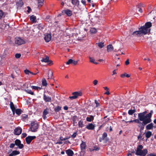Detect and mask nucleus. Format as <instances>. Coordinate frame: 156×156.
Returning a JSON list of instances; mask_svg holds the SVG:
<instances>
[{"label":"nucleus","instance_id":"1","mask_svg":"<svg viewBox=\"0 0 156 156\" xmlns=\"http://www.w3.org/2000/svg\"><path fill=\"white\" fill-rule=\"evenodd\" d=\"M152 26V23L150 22H146L145 25L139 28V30L133 31V29L130 30L129 35L132 37H140L143 35H145L150 32V27Z\"/></svg>","mask_w":156,"mask_h":156},{"label":"nucleus","instance_id":"2","mask_svg":"<svg viewBox=\"0 0 156 156\" xmlns=\"http://www.w3.org/2000/svg\"><path fill=\"white\" fill-rule=\"evenodd\" d=\"M153 112V111L151 110L148 114H147V112L146 111L138 114V118L140 121H142L141 125L138 126V127L140 128V132H142L144 130L145 125L152 121L151 118Z\"/></svg>","mask_w":156,"mask_h":156},{"label":"nucleus","instance_id":"3","mask_svg":"<svg viewBox=\"0 0 156 156\" xmlns=\"http://www.w3.org/2000/svg\"><path fill=\"white\" fill-rule=\"evenodd\" d=\"M73 96H70L69 97L71 100H73L77 98L78 97L81 96L82 95V93L80 91L75 92L72 93Z\"/></svg>","mask_w":156,"mask_h":156},{"label":"nucleus","instance_id":"4","mask_svg":"<svg viewBox=\"0 0 156 156\" xmlns=\"http://www.w3.org/2000/svg\"><path fill=\"white\" fill-rule=\"evenodd\" d=\"M30 129L32 132H36L37 131L38 128V124L37 123H35L34 122H31Z\"/></svg>","mask_w":156,"mask_h":156},{"label":"nucleus","instance_id":"5","mask_svg":"<svg viewBox=\"0 0 156 156\" xmlns=\"http://www.w3.org/2000/svg\"><path fill=\"white\" fill-rule=\"evenodd\" d=\"M15 43L18 45H21L25 43L24 40L20 37H16L15 39Z\"/></svg>","mask_w":156,"mask_h":156},{"label":"nucleus","instance_id":"6","mask_svg":"<svg viewBox=\"0 0 156 156\" xmlns=\"http://www.w3.org/2000/svg\"><path fill=\"white\" fill-rule=\"evenodd\" d=\"M36 136H29L25 138V140L27 144H30L31 141L36 138Z\"/></svg>","mask_w":156,"mask_h":156},{"label":"nucleus","instance_id":"7","mask_svg":"<svg viewBox=\"0 0 156 156\" xmlns=\"http://www.w3.org/2000/svg\"><path fill=\"white\" fill-rule=\"evenodd\" d=\"M15 145L18 146L19 149H22L24 147L23 144H21V141L19 139H17L15 141Z\"/></svg>","mask_w":156,"mask_h":156},{"label":"nucleus","instance_id":"8","mask_svg":"<svg viewBox=\"0 0 156 156\" xmlns=\"http://www.w3.org/2000/svg\"><path fill=\"white\" fill-rule=\"evenodd\" d=\"M22 132V129L20 127H18L16 128L14 130V133L16 135H20Z\"/></svg>","mask_w":156,"mask_h":156},{"label":"nucleus","instance_id":"9","mask_svg":"<svg viewBox=\"0 0 156 156\" xmlns=\"http://www.w3.org/2000/svg\"><path fill=\"white\" fill-rule=\"evenodd\" d=\"M87 145L85 142L82 141V143L80 144V147L81 152L85 153V150L86 148Z\"/></svg>","mask_w":156,"mask_h":156},{"label":"nucleus","instance_id":"10","mask_svg":"<svg viewBox=\"0 0 156 156\" xmlns=\"http://www.w3.org/2000/svg\"><path fill=\"white\" fill-rule=\"evenodd\" d=\"M43 98L46 102H51L52 101L51 98L49 96H46L45 94H43Z\"/></svg>","mask_w":156,"mask_h":156},{"label":"nucleus","instance_id":"11","mask_svg":"<svg viewBox=\"0 0 156 156\" xmlns=\"http://www.w3.org/2000/svg\"><path fill=\"white\" fill-rule=\"evenodd\" d=\"M143 148V146L142 145H138L137 147V150L136 152V154L137 155H140V154L139 153L140 152L142 151V149Z\"/></svg>","mask_w":156,"mask_h":156},{"label":"nucleus","instance_id":"12","mask_svg":"<svg viewBox=\"0 0 156 156\" xmlns=\"http://www.w3.org/2000/svg\"><path fill=\"white\" fill-rule=\"evenodd\" d=\"M51 37V34H47L45 35L44 38L46 42H48L50 41Z\"/></svg>","mask_w":156,"mask_h":156},{"label":"nucleus","instance_id":"13","mask_svg":"<svg viewBox=\"0 0 156 156\" xmlns=\"http://www.w3.org/2000/svg\"><path fill=\"white\" fill-rule=\"evenodd\" d=\"M86 128L89 130H93L95 128V126L92 123H90L87 125L86 126Z\"/></svg>","mask_w":156,"mask_h":156},{"label":"nucleus","instance_id":"14","mask_svg":"<svg viewBox=\"0 0 156 156\" xmlns=\"http://www.w3.org/2000/svg\"><path fill=\"white\" fill-rule=\"evenodd\" d=\"M20 152L19 151L15 150L13 151L12 152L9 154V156H15L20 154Z\"/></svg>","mask_w":156,"mask_h":156},{"label":"nucleus","instance_id":"15","mask_svg":"<svg viewBox=\"0 0 156 156\" xmlns=\"http://www.w3.org/2000/svg\"><path fill=\"white\" fill-rule=\"evenodd\" d=\"M66 152L69 156H73L74 154L73 151L70 149L66 150Z\"/></svg>","mask_w":156,"mask_h":156},{"label":"nucleus","instance_id":"16","mask_svg":"<svg viewBox=\"0 0 156 156\" xmlns=\"http://www.w3.org/2000/svg\"><path fill=\"white\" fill-rule=\"evenodd\" d=\"M63 12H65L66 14H67L68 16H71L72 14V11L69 9L63 10L62 12V13H63Z\"/></svg>","mask_w":156,"mask_h":156},{"label":"nucleus","instance_id":"17","mask_svg":"<svg viewBox=\"0 0 156 156\" xmlns=\"http://www.w3.org/2000/svg\"><path fill=\"white\" fill-rule=\"evenodd\" d=\"M107 51L108 52L114 50V48L111 44H109L107 45Z\"/></svg>","mask_w":156,"mask_h":156},{"label":"nucleus","instance_id":"18","mask_svg":"<svg viewBox=\"0 0 156 156\" xmlns=\"http://www.w3.org/2000/svg\"><path fill=\"white\" fill-rule=\"evenodd\" d=\"M53 76L52 72L50 70H49L48 71V80L51 79L52 78Z\"/></svg>","mask_w":156,"mask_h":156},{"label":"nucleus","instance_id":"19","mask_svg":"<svg viewBox=\"0 0 156 156\" xmlns=\"http://www.w3.org/2000/svg\"><path fill=\"white\" fill-rule=\"evenodd\" d=\"M153 126L152 123H151L146 126V129L147 130H150L152 129L153 128Z\"/></svg>","mask_w":156,"mask_h":156},{"label":"nucleus","instance_id":"20","mask_svg":"<svg viewBox=\"0 0 156 156\" xmlns=\"http://www.w3.org/2000/svg\"><path fill=\"white\" fill-rule=\"evenodd\" d=\"M30 20L33 23H35L37 21L36 16L33 15L30 17Z\"/></svg>","mask_w":156,"mask_h":156},{"label":"nucleus","instance_id":"21","mask_svg":"<svg viewBox=\"0 0 156 156\" xmlns=\"http://www.w3.org/2000/svg\"><path fill=\"white\" fill-rule=\"evenodd\" d=\"M45 58H43L41 60L42 62H48L49 61V57L46 55Z\"/></svg>","mask_w":156,"mask_h":156},{"label":"nucleus","instance_id":"22","mask_svg":"<svg viewBox=\"0 0 156 156\" xmlns=\"http://www.w3.org/2000/svg\"><path fill=\"white\" fill-rule=\"evenodd\" d=\"M23 2L22 0H20L16 2V5L18 7H21L23 5Z\"/></svg>","mask_w":156,"mask_h":156},{"label":"nucleus","instance_id":"23","mask_svg":"<svg viewBox=\"0 0 156 156\" xmlns=\"http://www.w3.org/2000/svg\"><path fill=\"white\" fill-rule=\"evenodd\" d=\"M147 149H144L143 150L141 151L139 153L140 154V155H143L145 156L147 153Z\"/></svg>","mask_w":156,"mask_h":156},{"label":"nucleus","instance_id":"24","mask_svg":"<svg viewBox=\"0 0 156 156\" xmlns=\"http://www.w3.org/2000/svg\"><path fill=\"white\" fill-rule=\"evenodd\" d=\"M152 135V133L150 131H147L145 133V136L147 139L149 138Z\"/></svg>","mask_w":156,"mask_h":156},{"label":"nucleus","instance_id":"25","mask_svg":"<svg viewBox=\"0 0 156 156\" xmlns=\"http://www.w3.org/2000/svg\"><path fill=\"white\" fill-rule=\"evenodd\" d=\"M72 3L73 5H79V2L78 0H72Z\"/></svg>","mask_w":156,"mask_h":156},{"label":"nucleus","instance_id":"26","mask_svg":"<svg viewBox=\"0 0 156 156\" xmlns=\"http://www.w3.org/2000/svg\"><path fill=\"white\" fill-rule=\"evenodd\" d=\"M23 112V111L20 109L18 108L16 109L15 112L18 115H20Z\"/></svg>","mask_w":156,"mask_h":156},{"label":"nucleus","instance_id":"27","mask_svg":"<svg viewBox=\"0 0 156 156\" xmlns=\"http://www.w3.org/2000/svg\"><path fill=\"white\" fill-rule=\"evenodd\" d=\"M94 119V116L92 115H90V117H87L86 118V120L87 121L90 122Z\"/></svg>","mask_w":156,"mask_h":156},{"label":"nucleus","instance_id":"28","mask_svg":"<svg viewBox=\"0 0 156 156\" xmlns=\"http://www.w3.org/2000/svg\"><path fill=\"white\" fill-rule=\"evenodd\" d=\"M61 107L58 105L54 108V111L55 112H57L61 110Z\"/></svg>","mask_w":156,"mask_h":156},{"label":"nucleus","instance_id":"29","mask_svg":"<svg viewBox=\"0 0 156 156\" xmlns=\"http://www.w3.org/2000/svg\"><path fill=\"white\" fill-rule=\"evenodd\" d=\"M96 44H98L99 47L100 48H102L104 46V42H100L98 43H97Z\"/></svg>","mask_w":156,"mask_h":156},{"label":"nucleus","instance_id":"30","mask_svg":"<svg viewBox=\"0 0 156 156\" xmlns=\"http://www.w3.org/2000/svg\"><path fill=\"white\" fill-rule=\"evenodd\" d=\"M42 85L44 86H46L47 85V81L45 78H44L43 79L42 81Z\"/></svg>","mask_w":156,"mask_h":156},{"label":"nucleus","instance_id":"31","mask_svg":"<svg viewBox=\"0 0 156 156\" xmlns=\"http://www.w3.org/2000/svg\"><path fill=\"white\" fill-rule=\"evenodd\" d=\"M49 113V109L47 108L45 109L43 112V115H46Z\"/></svg>","mask_w":156,"mask_h":156},{"label":"nucleus","instance_id":"32","mask_svg":"<svg viewBox=\"0 0 156 156\" xmlns=\"http://www.w3.org/2000/svg\"><path fill=\"white\" fill-rule=\"evenodd\" d=\"M120 76L122 78H124L125 76L129 78L130 77V75L129 74H127L126 73H125L124 74H121Z\"/></svg>","mask_w":156,"mask_h":156},{"label":"nucleus","instance_id":"33","mask_svg":"<svg viewBox=\"0 0 156 156\" xmlns=\"http://www.w3.org/2000/svg\"><path fill=\"white\" fill-rule=\"evenodd\" d=\"M44 0H38V6L41 7V6L44 3Z\"/></svg>","mask_w":156,"mask_h":156},{"label":"nucleus","instance_id":"34","mask_svg":"<svg viewBox=\"0 0 156 156\" xmlns=\"http://www.w3.org/2000/svg\"><path fill=\"white\" fill-rule=\"evenodd\" d=\"M10 108L12 110L16 109L12 101H10Z\"/></svg>","mask_w":156,"mask_h":156},{"label":"nucleus","instance_id":"35","mask_svg":"<svg viewBox=\"0 0 156 156\" xmlns=\"http://www.w3.org/2000/svg\"><path fill=\"white\" fill-rule=\"evenodd\" d=\"M136 112L135 110H129L128 111V113L129 115H132L134 113Z\"/></svg>","mask_w":156,"mask_h":156},{"label":"nucleus","instance_id":"36","mask_svg":"<svg viewBox=\"0 0 156 156\" xmlns=\"http://www.w3.org/2000/svg\"><path fill=\"white\" fill-rule=\"evenodd\" d=\"M9 48H5L4 52L3 54L5 55H6L9 53Z\"/></svg>","mask_w":156,"mask_h":156},{"label":"nucleus","instance_id":"37","mask_svg":"<svg viewBox=\"0 0 156 156\" xmlns=\"http://www.w3.org/2000/svg\"><path fill=\"white\" fill-rule=\"evenodd\" d=\"M24 91H26L27 93L30 94L31 95H34V93L31 90L25 89L24 90Z\"/></svg>","mask_w":156,"mask_h":156},{"label":"nucleus","instance_id":"38","mask_svg":"<svg viewBox=\"0 0 156 156\" xmlns=\"http://www.w3.org/2000/svg\"><path fill=\"white\" fill-rule=\"evenodd\" d=\"M90 31L91 33H95L97 32V30L95 28H92L90 29Z\"/></svg>","mask_w":156,"mask_h":156},{"label":"nucleus","instance_id":"39","mask_svg":"<svg viewBox=\"0 0 156 156\" xmlns=\"http://www.w3.org/2000/svg\"><path fill=\"white\" fill-rule=\"evenodd\" d=\"M79 127L82 128L83 126V121L82 120L78 122Z\"/></svg>","mask_w":156,"mask_h":156},{"label":"nucleus","instance_id":"40","mask_svg":"<svg viewBox=\"0 0 156 156\" xmlns=\"http://www.w3.org/2000/svg\"><path fill=\"white\" fill-rule=\"evenodd\" d=\"M73 61V60L72 59H69L66 63V64L67 65H69L70 64H72Z\"/></svg>","mask_w":156,"mask_h":156},{"label":"nucleus","instance_id":"41","mask_svg":"<svg viewBox=\"0 0 156 156\" xmlns=\"http://www.w3.org/2000/svg\"><path fill=\"white\" fill-rule=\"evenodd\" d=\"M133 121L134 122H136V123H139V124H141V123H142V122H140V121L139 119L138 118V119H135L134 120H133Z\"/></svg>","mask_w":156,"mask_h":156},{"label":"nucleus","instance_id":"42","mask_svg":"<svg viewBox=\"0 0 156 156\" xmlns=\"http://www.w3.org/2000/svg\"><path fill=\"white\" fill-rule=\"evenodd\" d=\"M99 149H100V148H99V147H94V149H92V150H91V149H90V151H93L94 150L98 151Z\"/></svg>","mask_w":156,"mask_h":156},{"label":"nucleus","instance_id":"43","mask_svg":"<svg viewBox=\"0 0 156 156\" xmlns=\"http://www.w3.org/2000/svg\"><path fill=\"white\" fill-rule=\"evenodd\" d=\"M4 14V12L1 10H0V20L2 18Z\"/></svg>","mask_w":156,"mask_h":156},{"label":"nucleus","instance_id":"44","mask_svg":"<svg viewBox=\"0 0 156 156\" xmlns=\"http://www.w3.org/2000/svg\"><path fill=\"white\" fill-rule=\"evenodd\" d=\"M94 102L96 105V107H97L100 106V103L96 100H95Z\"/></svg>","mask_w":156,"mask_h":156},{"label":"nucleus","instance_id":"45","mask_svg":"<svg viewBox=\"0 0 156 156\" xmlns=\"http://www.w3.org/2000/svg\"><path fill=\"white\" fill-rule=\"evenodd\" d=\"M62 136H60V137H59V139L61 140V141H64V140H68V139H69L70 138V137H66V138H63V139H62Z\"/></svg>","mask_w":156,"mask_h":156},{"label":"nucleus","instance_id":"46","mask_svg":"<svg viewBox=\"0 0 156 156\" xmlns=\"http://www.w3.org/2000/svg\"><path fill=\"white\" fill-rule=\"evenodd\" d=\"M21 55L20 54L17 53L16 54L15 56V57L17 58H20Z\"/></svg>","mask_w":156,"mask_h":156},{"label":"nucleus","instance_id":"47","mask_svg":"<svg viewBox=\"0 0 156 156\" xmlns=\"http://www.w3.org/2000/svg\"><path fill=\"white\" fill-rule=\"evenodd\" d=\"M107 133H106L105 132H104L103 133L102 137H103V138L104 139H105V138L107 137Z\"/></svg>","mask_w":156,"mask_h":156},{"label":"nucleus","instance_id":"48","mask_svg":"<svg viewBox=\"0 0 156 156\" xmlns=\"http://www.w3.org/2000/svg\"><path fill=\"white\" fill-rule=\"evenodd\" d=\"M77 135V133L76 132L74 133L71 136V137L73 138H74L76 137Z\"/></svg>","mask_w":156,"mask_h":156},{"label":"nucleus","instance_id":"49","mask_svg":"<svg viewBox=\"0 0 156 156\" xmlns=\"http://www.w3.org/2000/svg\"><path fill=\"white\" fill-rule=\"evenodd\" d=\"M90 60V62H92L93 63H94V62L95 61V59L94 58H92L90 57L89 58Z\"/></svg>","mask_w":156,"mask_h":156},{"label":"nucleus","instance_id":"50","mask_svg":"<svg viewBox=\"0 0 156 156\" xmlns=\"http://www.w3.org/2000/svg\"><path fill=\"white\" fill-rule=\"evenodd\" d=\"M25 73L26 74H29L30 72V71L28 69H26L24 71Z\"/></svg>","mask_w":156,"mask_h":156},{"label":"nucleus","instance_id":"51","mask_svg":"<svg viewBox=\"0 0 156 156\" xmlns=\"http://www.w3.org/2000/svg\"><path fill=\"white\" fill-rule=\"evenodd\" d=\"M31 87L35 90H37V87L34 86H31Z\"/></svg>","mask_w":156,"mask_h":156},{"label":"nucleus","instance_id":"52","mask_svg":"<svg viewBox=\"0 0 156 156\" xmlns=\"http://www.w3.org/2000/svg\"><path fill=\"white\" fill-rule=\"evenodd\" d=\"M15 145V143H12L10 144L9 146V147L10 148H13L14 147Z\"/></svg>","mask_w":156,"mask_h":156},{"label":"nucleus","instance_id":"53","mask_svg":"<svg viewBox=\"0 0 156 156\" xmlns=\"http://www.w3.org/2000/svg\"><path fill=\"white\" fill-rule=\"evenodd\" d=\"M129 59H127L125 62V64L126 65H128L129 64Z\"/></svg>","mask_w":156,"mask_h":156},{"label":"nucleus","instance_id":"54","mask_svg":"<svg viewBox=\"0 0 156 156\" xmlns=\"http://www.w3.org/2000/svg\"><path fill=\"white\" fill-rule=\"evenodd\" d=\"M28 117V115H24L23 116H22V119L23 120H25V119H27Z\"/></svg>","mask_w":156,"mask_h":156},{"label":"nucleus","instance_id":"55","mask_svg":"<svg viewBox=\"0 0 156 156\" xmlns=\"http://www.w3.org/2000/svg\"><path fill=\"white\" fill-rule=\"evenodd\" d=\"M98 81L97 80H95L93 81V83L94 85H96L97 84Z\"/></svg>","mask_w":156,"mask_h":156},{"label":"nucleus","instance_id":"56","mask_svg":"<svg viewBox=\"0 0 156 156\" xmlns=\"http://www.w3.org/2000/svg\"><path fill=\"white\" fill-rule=\"evenodd\" d=\"M22 136L23 138H24L27 136V134L26 133H22Z\"/></svg>","mask_w":156,"mask_h":156},{"label":"nucleus","instance_id":"57","mask_svg":"<svg viewBox=\"0 0 156 156\" xmlns=\"http://www.w3.org/2000/svg\"><path fill=\"white\" fill-rule=\"evenodd\" d=\"M78 61L79 60H78L76 61H75L73 60V63L74 64V65H76L77 64Z\"/></svg>","mask_w":156,"mask_h":156},{"label":"nucleus","instance_id":"58","mask_svg":"<svg viewBox=\"0 0 156 156\" xmlns=\"http://www.w3.org/2000/svg\"><path fill=\"white\" fill-rule=\"evenodd\" d=\"M48 62V64L50 65H51L53 64V62L51 60H49V62Z\"/></svg>","mask_w":156,"mask_h":156},{"label":"nucleus","instance_id":"59","mask_svg":"<svg viewBox=\"0 0 156 156\" xmlns=\"http://www.w3.org/2000/svg\"><path fill=\"white\" fill-rule=\"evenodd\" d=\"M27 8L28 9V10H27V12L28 13H29L30 12V11L31 10V9L30 8L29 6H27Z\"/></svg>","mask_w":156,"mask_h":156},{"label":"nucleus","instance_id":"60","mask_svg":"<svg viewBox=\"0 0 156 156\" xmlns=\"http://www.w3.org/2000/svg\"><path fill=\"white\" fill-rule=\"evenodd\" d=\"M81 2L84 5H86V1L85 0H82Z\"/></svg>","mask_w":156,"mask_h":156},{"label":"nucleus","instance_id":"61","mask_svg":"<svg viewBox=\"0 0 156 156\" xmlns=\"http://www.w3.org/2000/svg\"><path fill=\"white\" fill-rule=\"evenodd\" d=\"M105 94L107 95H109L110 94V93L108 90H106V92L105 93Z\"/></svg>","mask_w":156,"mask_h":156},{"label":"nucleus","instance_id":"62","mask_svg":"<svg viewBox=\"0 0 156 156\" xmlns=\"http://www.w3.org/2000/svg\"><path fill=\"white\" fill-rule=\"evenodd\" d=\"M62 144V141L57 142L55 143V144Z\"/></svg>","mask_w":156,"mask_h":156},{"label":"nucleus","instance_id":"63","mask_svg":"<svg viewBox=\"0 0 156 156\" xmlns=\"http://www.w3.org/2000/svg\"><path fill=\"white\" fill-rule=\"evenodd\" d=\"M63 108L65 110H67L68 109V108L67 106H65L63 107Z\"/></svg>","mask_w":156,"mask_h":156},{"label":"nucleus","instance_id":"64","mask_svg":"<svg viewBox=\"0 0 156 156\" xmlns=\"http://www.w3.org/2000/svg\"><path fill=\"white\" fill-rule=\"evenodd\" d=\"M150 156H156V155L153 153H151L149 154Z\"/></svg>","mask_w":156,"mask_h":156}]
</instances>
